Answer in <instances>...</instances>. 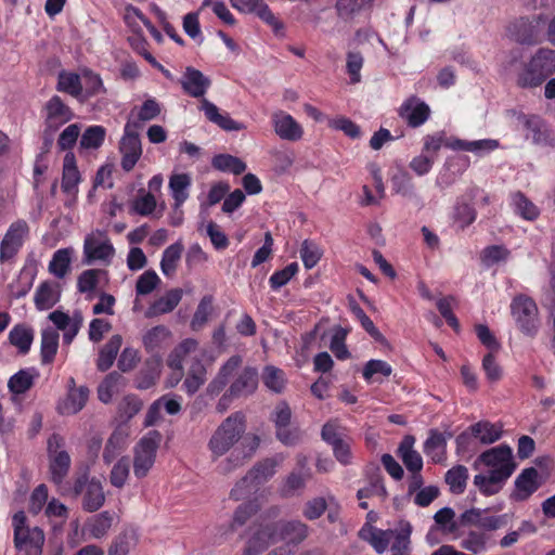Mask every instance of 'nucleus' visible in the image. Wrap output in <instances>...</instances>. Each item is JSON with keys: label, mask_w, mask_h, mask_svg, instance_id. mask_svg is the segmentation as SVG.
Segmentation results:
<instances>
[{"label": "nucleus", "mask_w": 555, "mask_h": 555, "mask_svg": "<svg viewBox=\"0 0 555 555\" xmlns=\"http://www.w3.org/2000/svg\"><path fill=\"white\" fill-rule=\"evenodd\" d=\"M482 464L486 473L474 477V486L486 496L498 494L516 469L512 449L507 444H500L482 452L474 463L477 467Z\"/></svg>", "instance_id": "obj_1"}, {"label": "nucleus", "mask_w": 555, "mask_h": 555, "mask_svg": "<svg viewBox=\"0 0 555 555\" xmlns=\"http://www.w3.org/2000/svg\"><path fill=\"white\" fill-rule=\"evenodd\" d=\"M246 424L242 412L229 415L214 431L208 441V449L216 460L229 452L243 437Z\"/></svg>", "instance_id": "obj_2"}, {"label": "nucleus", "mask_w": 555, "mask_h": 555, "mask_svg": "<svg viewBox=\"0 0 555 555\" xmlns=\"http://www.w3.org/2000/svg\"><path fill=\"white\" fill-rule=\"evenodd\" d=\"M555 72V50L541 48L526 63L517 76L521 88H534L542 85Z\"/></svg>", "instance_id": "obj_3"}, {"label": "nucleus", "mask_w": 555, "mask_h": 555, "mask_svg": "<svg viewBox=\"0 0 555 555\" xmlns=\"http://www.w3.org/2000/svg\"><path fill=\"white\" fill-rule=\"evenodd\" d=\"M27 517L23 511L13 515L14 545L25 555H41L44 544V533L39 527L29 528L26 525Z\"/></svg>", "instance_id": "obj_4"}, {"label": "nucleus", "mask_w": 555, "mask_h": 555, "mask_svg": "<svg viewBox=\"0 0 555 555\" xmlns=\"http://www.w3.org/2000/svg\"><path fill=\"white\" fill-rule=\"evenodd\" d=\"M50 479L60 486L67 477L72 460L65 450V440L59 434H53L47 442Z\"/></svg>", "instance_id": "obj_5"}, {"label": "nucleus", "mask_w": 555, "mask_h": 555, "mask_svg": "<svg viewBox=\"0 0 555 555\" xmlns=\"http://www.w3.org/2000/svg\"><path fill=\"white\" fill-rule=\"evenodd\" d=\"M511 311L519 331L533 338L540 328L539 310L535 302L525 295H519L513 299Z\"/></svg>", "instance_id": "obj_6"}, {"label": "nucleus", "mask_w": 555, "mask_h": 555, "mask_svg": "<svg viewBox=\"0 0 555 555\" xmlns=\"http://www.w3.org/2000/svg\"><path fill=\"white\" fill-rule=\"evenodd\" d=\"M162 436L157 430L149 431L134 449L133 473L137 478L147 475L155 463Z\"/></svg>", "instance_id": "obj_7"}, {"label": "nucleus", "mask_w": 555, "mask_h": 555, "mask_svg": "<svg viewBox=\"0 0 555 555\" xmlns=\"http://www.w3.org/2000/svg\"><path fill=\"white\" fill-rule=\"evenodd\" d=\"M140 129L139 121H130L125 126V132L119 143L121 154V168L131 171L142 155L141 140L137 130Z\"/></svg>", "instance_id": "obj_8"}, {"label": "nucleus", "mask_w": 555, "mask_h": 555, "mask_svg": "<svg viewBox=\"0 0 555 555\" xmlns=\"http://www.w3.org/2000/svg\"><path fill=\"white\" fill-rule=\"evenodd\" d=\"M115 254L114 246L101 230L88 234L83 242L85 263L90 264L95 260L107 261Z\"/></svg>", "instance_id": "obj_9"}, {"label": "nucleus", "mask_w": 555, "mask_h": 555, "mask_svg": "<svg viewBox=\"0 0 555 555\" xmlns=\"http://www.w3.org/2000/svg\"><path fill=\"white\" fill-rule=\"evenodd\" d=\"M28 233L29 227L25 220L20 219L13 222L1 242L0 260L11 259L20 250Z\"/></svg>", "instance_id": "obj_10"}, {"label": "nucleus", "mask_w": 555, "mask_h": 555, "mask_svg": "<svg viewBox=\"0 0 555 555\" xmlns=\"http://www.w3.org/2000/svg\"><path fill=\"white\" fill-rule=\"evenodd\" d=\"M46 114L44 126L52 130H59L73 119L74 113L59 95H53L43 106Z\"/></svg>", "instance_id": "obj_11"}, {"label": "nucleus", "mask_w": 555, "mask_h": 555, "mask_svg": "<svg viewBox=\"0 0 555 555\" xmlns=\"http://www.w3.org/2000/svg\"><path fill=\"white\" fill-rule=\"evenodd\" d=\"M515 489L511 494L514 501L528 500L541 486L540 474L534 467H527L515 479Z\"/></svg>", "instance_id": "obj_12"}, {"label": "nucleus", "mask_w": 555, "mask_h": 555, "mask_svg": "<svg viewBox=\"0 0 555 555\" xmlns=\"http://www.w3.org/2000/svg\"><path fill=\"white\" fill-rule=\"evenodd\" d=\"M429 115V106L416 96L405 100L399 108V116L412 128L422 126Z\"/></svg>", "instance_id": "obj_13"}, {"label": "nucleus", "mask_w": 555, "mask_h": 555, "mask_svg": "<svg viewBox=\"0 0 555 555\" xmlns=\"http://www.w3.org/2000/svg\"><path fill=\"white\" fill-rule=\"evenodd\" d=\"M183 91L193 98H203L211 86V80L201 70L194 67H186L180 79Z\"/></svg>", "instance_id": "obj_14"}, {"label": "nucleus", "mask_w": 555, "mask_h": 555, "mask_svg": "<svg viewBox=\"0 0 555 555\" xmlns=\"http://www.w3.org/2000/svg\"><path fill=\"white\" fill-rule=\"evenodd\" d=\"M276 540L299 544L308 537V526L300 520L278 521L272 524Z\"/></svg>", "instance_id": "obj_15"}, {"label": "nucleus", "mask_w": 555, "mask_h": 555, "mask_svg": "<svg viewBox=\"0 0 555 555\" xmlns=\"http://www.w3.org/2000/svg\"><path fill=\"white\" fill-rule=\"evenodd\" d=\"M272 121L274 131L281 139L297 141L302 137V128L289 114L282 111L275 112L272 115Z\"/></svg>", "instance_id": "obj_16"}, {"label": "nucleus", "mask_w": 555, "mask_h": 555, "mask_svg": "<svg viewBox=\"0 0 555 555\" xmlns=\"http://www.w3.org/2000/svg\"><path fill=\"white\" fill-rule=\"evenodd\" d=\"M197 347L198 343L196 339L186 338L182 340L168 356V366L173 371H177L175 383L171 384V387L176 386L181 380L183 376V361L190 353L194 352Z\"/></svg>", "instance_id": "obj_17"}, {"label": "nucleus", "mask_w": 555, "mask_h": 555, "mask_svg": "<svg viewBox=\"0 0 555 555\" xmlns=\"http://www.w3.org/2000/svg\"><path fill=\"white\" fill-rule=\"evenodd\" d=\"M258 385V374L256 369L244 367L237 377L230 385L228 392L230 397L238 398L253 393Z\"/></svg>", "instance_id": "obj_18"}, {"label": "nucleus", "mask_w": 555, "mask_h": 555, "mask_svg": "<svg viewBox=\"0 0 555 555\" xmlns=\"http://www.w3.org/2000/svg\"><path fill=\"white\" fill-rule=\"evenodd\" d=\"M201 111L204 112L205 117L210 122L217 125L224 131H238L244 128L242 124L232 119L228 114H221L217 105L205 98L201 101Z\"/></svg>", "instance_id": "obj_19"}, {"label": "nucleus", "mask_w": 555, "mask_h": 555, "mask_svg": "<svg viewBox=\"0 0 555 555\" xmlns=\"http://www.w3.org/2000/svg\"><path fill=\"white\" fill-rule=\"evenodd\" d=\"M398 530H382L371 525L364 526L359 531V537L369 542L379 554L384 553Z\"/></svg>", "instance_id": "obj_20"}, {"label": "nucleus", "mask_w": 555, "mask_h": 555, "mask_svg": "<svg viewBox=\"0 0 555 555\" xmlns=\"http://www.w3.org/2000/svg\"><path fill=\"white\" fill-rule=\"evenodd\" d=\"M243 359L241 356L234 354L219 369L216 377L208 384L207 392L209 395L220 393L228 385L230 377L241 366Z\"/></svg>", "instance_id": "obj_21"}, {"label": "nucleus", "mask_w": 555, "mask_h": 555, "mask_svg": "<svg viewBox=\"0 0 555 555\" xmlns=\"http://www.w3.org/2000/svg\"><path fill=\"white\" fill-rule=\"evenodd\" d=\"M275 541L276 537L272 524L261 527L247 541L244 555H260Z\"/></svg>", "instance_id": "obj_22"}, {"label": "nucleus", "mask_w": 555, "mask_h": 555, "mask_svg": "<svg viewBox=\"0 0 555 555\" xmlns=\"http://www.w3.org/2000/svg\"><path fill=\"white\" fill-rule=\"evenodd\" d=\"M182 291L172 288L155 300L145 311V318L152 319L171 312L181 301Z\"/></svg>", "instance_id": "obj_23"}, {"label": "nucleus", "mask_w": 555, "mask_h": 555, "mask_svg": "<svg viewBox=\"0 0 555 555\" xmlns=\"http://www.w3.org/2000/svg\"><path fill=\"white\" fill-rule=\"evenodd\" d=\"M451 437L452 434L446 436L437 429H430L428 438L424 442V453L429 456L433 462H441L446 457L447 439Z\"/></svg>", "instance_id": "obj_24"}, {"label": "nucleus", "mask_w": 555, "mask_h": 555, "mask_svg": "<svg viewBox=\"0 0 555 555\" xmlns=\"http://www.w3.org/2000/svg\"><path fill=\"white\" fill-rule=\"evenodd\" d=\"M60 284L52 281H44L37 288L34 300L38 310H48L60 300Z\"/></svg>", "instance_id": "obj_25"}, {"label": "nucleus", "mask_w": 555, "mask_h": 555, "mask_svg": "<svg viewBox=\"0 0 555 555\" xmlns=\"http://www.w3.org/2000/svg\"><path fill=\"white\" fill-rule=\"evenodd\" d=\"M415 438L405 436L400 442L398 454L401 457L406 469L411 473L421 472L423 468V459L421 454L414 450Z\"/></svg>", "instance_id": "obj_26"}, {"label": "nucleus", "mask_w": 555, "mask_h": 555, "mask_svg": "<svg viewBox=\"0 0 555 555\" xmlns=\"http://www.w3.org/2000/svg\"><path fill=\"white\" fill-rule=\"evenodd\" d=\"M509 31L514 40L521 44H534L538 42V26L529 18H519L511 26Z\"/></svg>", "instance_id": "obj_27"}, {"label": "nucleus", "mask_w": 555, "mask_h": 555, "mask_svg": "<svg viewBox=\"0 0 555 555\" xmlns=\"http://www.w3.org/2000/svg\"><path fill=\"white\" fill-rule=\"evenodd\" d=\"M105 502V494L101 481L91 479L82 495V508L86 512L93 513L100 509Z\"/></svg>", "instance_id": "obj_28"}, {"label": "nucleus", "mask_w": 555, "mask_h": 555, "mask_svg": "<svg viewBox=\"0 0 555 555\" xmlns=\"http://www.w3.org/2000/svg\"><path fill=\"white\" fill-rule=\"evenodd\" d=\"M89 398V389L85 386L79 388H70L66 400L60 404L59 409L62 414H76L86 405Z\"/></svg>", "instance_id": "obj_29"}, {"label": "nucleus", "mask_w": 555, "mask_h": 555, "mask_svg": "<svg viewBox=\"0 0 555 555\" xmlns=\"http://www.w3.org/2000/svg\"><path fill=\"white\" fill-rule=\"evenodd\" d=\"M207 371L199 359H195L191 364L188 375L183 382V389L189 395H194L206 382Z\"/></svg>", "instance_id": "obj_30"}, {"label": "nucleus", "mask_w": 555, "mask_h": 555, "mask_svg": "<svg viewBox=\"0 0 555 555\" xmlns=\"http://www.w3.org/2000/svg\"><path fill=\"white\" fill-rule=\"evenodd\" d=\"M279 462L275 459H266L256 464L244 477V482L255 483V486L266 482L275 474Z\"/></svg>", "instance_id": "obj_31"}, {"label": "nucleus", "mask_w": 555, "mask_h": 555, "mask_svg": "<svg viewBox=\"0 0 555 555\" xmlns=\"http://www.w3.org/2000/svg\"><path fill=\"white\" fill-rule=\"evenodd\" d=\"M374 0H336L337 16L345 21H353L362 11L367 9Z\"/></svg>", "instance_id": "obj_32"}, {"label": "nucleus", "mask_w": 555, "mask_h": 555, "mask_svg": "<svg viewBox=\"0 0 555 555\" xmlns=\"http://www.w3.org/2000/svg\"><path fill=\"white\" fill-rule=\"evenodd\" d=\"M475 439L482 444H491L498 441L502 436L501 426L492 424L488 421H480L469 426Z\"/></svg>", "instance_id": "obj_33"}, {"label": "nucleus", "mask_w": 555, "mask_h": 555, "mask_svg": "<svg viewBox=\"0 0 555 555\" xmlns=\"http://www.w3.org/2000/svg\"><path fill=\"white\" fill-rule=\"evenodd\" d=\"M124 377L118 372H111L99 385L98 397L103 403L111 402L113 396L124 387Z\"/></svg>", "instance_id": "obj_34"}, {"label": "nucleus", "mask_w": 555, "mask_h": 555, "mask_svg": "<svg viewBox=\"0 0 555 555\" xmlns=\"http://www.w3.org/2000/svg\"><path fill=\"white\" fill-rule=\"evenodd\" d=\"M122 338L120 335H113L109 340L100 350L98 359V369L102 372L107 371L114 363L116 356L121 347Z\"/></svg>", "instance_id": "obj_35"}, {"label": "nucleus", "mask_w": 555, "mask_h": 555, "mask_svg": "<svg viewBox=\"0 0 555 555\" xmlns=\"http://www.w3.org/2000/svg\"><path fill=\"white\" fill-rule=\"evenodd\" d=\"M74 249L70 247L57 249L49 263V272L59 279H63L70 269Z\"/></svg>", "instance_id": "obj_36"}, {"label": "nucleus", "mask_w": 555, "mask_h": 555, "mask_svg": "<svg viewBox=\"0 0 555 555\" xmlns=\"http://www.w3.org/2000/svg\"><path fill=\"white\" fill-rule=\"evenodd\" d=\"M9 340L21 353L25 354L33 344L34 331L25 324H17L10 331Z\"/></svg>", "instance_id": "obj_37"}, {"label": "nucleus", "mask_w": 555, "mask_h": 555, "mask_svg": "<svg viewBox=\"0 0 555 555\" xmlns=\"http://www.w3.org/2000/svg\"><path fill=\"white\" fill-rule=\"evenodd\" d=\"M183 244L178 241L169 245L163 253L160 261V270L166 276H171L176 270L178 261L180 260L183 253Z\"/></svg>", "instance_id": "obj_38"}, {"label": "nucleus", "mask_w": 555, "mask_h": 555, "mask_svg": "<svg viewBox=\"0 0 555 555\" xmlns=\"http://www.w3.org/2000/svg\"><path fill=\"white\" fill-rule=\"evenodd\" d=\"M80 181V175L76 166L73 153H67L64 157L62 189L64 192H72Z\"/></svg>", "instance_id": "obj_39"}, {"label": "nucleus", "mask_w": 555, "mask_h": 555, "mask_svg": "<svg viewBox=\"0 0 555 555\" xmlns=\"http://www.w3.org/2000/svg\"><path fill=\"white\" fill-rule=\"evenodd\" d=\"M59 333L53 328H46L41 333V362L49 364L53 361L59 348Z\"/></svg>", "instance_id": "obj_40"}, {"label": "nucleus", "mask_w": 555, "mask_h": 555, "mask_svg": "<svg viewBox=\"0 0 555 555\" xmlns=\"http://www.w3.org/2000/svg\"><path fill=\"white\" fill-rule=\"evenodd\" d=\"M211 165L219 171L231 172L236 176L246 170V164L241 158L230 154L216 155L211 160Z\"/></svg>", "instance_id": "obj_41"}, {"label": "nucleus", "mask_w": 555, "mask_h": 555, "mask_svg": "<svg viewBox=\"0 0 555 555\" xmlns=\"http://www.w3.org/2000/svg\"><path fill=\"white\" fill-rule=\"evenodd\" d=\"M113 521L114 513L108 511L94 515L87 522L89 533L95 539H101L106 535L113 525Z\"/></svg>", "instance_id": "obj_42"}, {"label": "nucleus", "mask_w": 555, "mask_h": 555, "mask_svg": "<svg viewBox=\"0 0 555 555\" xmlns=\"http://www.w3.org/2000/svg\"><path fill=\"white\" fill-rule=\"evenodd\" d=\"M444 479L452 493L461 494L466 488L468 469L464 465H456L447 472Z\"/></svg>", "instance_id": "obj_43"}, {"label": "nucleus", "mask_w": 555, "mask_h": 555, "mask_svg": "<svg viewBox=\"0 0 555 555\" xmlns=\"http://www.w3.org/2000/svg\"><path fill=\"white\" fill-rule=\"evenodd\" d=\"M191 185V178L186 173H179L171 176L169 180V188L172 192V197L175 199L176 207L182 205L189 194L186 192L188 188Z\"/></svg>", "instance_id": "obj_44"}, {"label": "nucleus", "mask_w": 555, "mask_h": 555, "mask_svg": "<svg viewBox=\"0 0 555 555\" xmlns=\"http://www.w3.org/2000/svg\"><path fill=\"white\" fill-rule=\"evenodd\" d=\"M57 91L78 98L82 92L81 79L78 74L61 72L56 85Z\"/></svg>", "instance_id": "obj_45"}, {"label": "nucleus", "mask_w": 555, "mask_h": 555, "mask_svg": "<svg viewBox=\"0 0 555 555\" xmlns=\"http://www.w3.org/2000/svg\"><path fill=\"white\" fill-rule=\"evenodd\" d=\"M526 138L532 140L535 144H546L548 133L543 121L535 116L527 118L525 121Z\"/></svg>", "instance_id": "obj_46"}, {"label": "nucleus", "mask_w": 555, "mask_h": 555, "mask_svg": "<svg viewBox=\"0 0 555 555\" xmlns=\"http://www.w3.org/2000/svg\"><path fill=\"white\" fill-rule=\"evenodd\" d=\"M412 527L409 522H401L400 529L393 537L391 545L392 555H410V535Z\"/></svg>", "instance_id": "obj_47"}, {"label": "nucleus", "mask_w": 555, "mask_h": 555, "mask_svg": "<svg viewBox=\"0 0 555 555\" xmlns=\"http://www.w3.org/2000/svg\"><path fill=\"white\" fill-rule=\"evenodd\" d=\"M310 472H297L293 470L288 474L284 481V486L282 488V493L284 496H291L296 491L304 490L306 487L307 480L310 478Z\"/></svg>", "instance_id": "obj_48"}, {"label": "nucleus", "mask_w": 555, "mask_h": 555, "mask_svg": "<svg viewBox=\"0 0 555 555\" xmlns=\"http://www.w3.org/2000/svg\"><path fill=\"white\" fill-rule=\"evenodd\" d=\"M170 331L164 325H157L149 330L143 335V345L149 352L159 348L160 345L169 337Z\"/></svg>", "instance_id": "obj_49"}, {"label": "nucleus", "mask_w": 555, "mask_h": 555, "mask_svg": "<svg viewBox=\"0 0 555 555\" xmlns=\"http://www.w3.org/2000/svg\"><path fill=\"white\" fill-rule=\"evenodd\" d=\"M130 474V460L127 456L120 457L113 466L109 474V482L115 488H122Z\"/></svg>", "instance_id": "obj_50"}, {"label": "nucleus", "mask_w": 555, "mask_h": 555, "mask_svg": "<svg viewBox=\"0 0 555 555\" xmlns=\"http://www.w3.org/2000/svg\"><path fill=\"white\" fill-rule=\"evenodd\" d=\"M260 439L256 435H248L243 438L241 443L243 450L240 453H236L237 450L233 451L231 456L229 457V463L236 461L235 466H238L243 463L244 460L251 457L257 448L259 447Z\"/></svg>", "instance_id": "obj_51"}, {"label": "nucleus", "mask_w": 555, "mask_h": 555, "mask_svg": "<svg viewBox=\"0 0 555 555\" xmlns=\"http://www.w3.org/2000/svg\"><path fill=\"white\" fill-rule=\"evenodd\" d=\"M488 537L486 533L480 531H469L461 541L460 545L462 548L479 554L487 548Z\"/></svg>", "instance_id": "obj_52"}, {"label": "nucleus", "mask_w": 555, "mask_h": 555, "mask_svg": "<svg viewBox=\"0 0 555 555\" xmlns=\"http://www.w3.org/2000/svg\"><path fill=\"white\" fill-rule=\"evenodd\" d=\"M263 384L272 391L280 393L284 389L285 378L282 370L269 365L266 366L262 374Z\"/></svg>", "instance_id": "obj_53"}, {"label": "nucleus", "mask_w": 555, "mask_h": 555, "mask_svg": "<svg viewBox=\"0 0 555 555\" xmlns=\"http://www.w3.org/2000/svg\"><path fill=\"white\" fill-rule=\"evenodd\" d=\"M34 384V376L25 371L21 370L10 377L8 387L12 393L21 395L31 388Z\"/></svg>", "instance_id": "obj_54"}, {"label": "nucleus", "mask_w": 555, "mask_h": 555, "mask_svg": "<svg viewBox=\"0 0 555 555\" xmlns=\"http://www.w3.org/2000/svg\"><path fill=\"white\" fill-rule=\"evenodd\" d=\"M212 311V297L204 296L193 315L191 327L196 331L199 330L207 321Z\"/></svg>", "instance_id": "obj_55"}, {"label": "nucleus", "mask_w": 555, "mask_h": 555, "mask_svg": "<svg viewBox=\"0 0 555 555\" xmlns=\"http://www.w3.org/2000/svg\"><path fill=\"white\" fill-rule=\"evenodd\" d=\"M105 138V129L102 126H91L86 129L80 139V145L85 149H98Z\"/></svg>", "instance_id": "obj_56"}, {"label": "nucleus", "mask_w": 555, "mask_h": 555, "mask_svg": "<svg viewBox=\"0 0 555 555\" xmlns=\"http://www.w3.org/2000/svg\"><path fill=\"white\" fill-rule=\"evenodd\" d=\"M351 311L360 321L362 327L377 341L385 344V336L374 325L373 321L366 315L364 310L357 304L351 305Z\"/></svg>", "instance_id": "obj_57"}, {"label": "nucleus", "mask_w": 555, "mask_h": 555, "mask_svg": "<svg viewBox=\"0 0 555 555\" xmlns=\"http://www.w3.org/2000/svg\"><path fill=\"white\" fill-rule=\"evenodd\" d=\"M514 204L517 212L526 220H534L539 216L538 207L530 202L522 193L514 195Z\"/></svg>", "instance_id": "obj_58"}, {"label": "nucleus", "mask_w": 555, "mask_h": 555, "mask_svg": "<svg viewBox=\"0 0 555 555\" xmlns=\"http://www.w3.org/2000/svg\"><path fill=\"white\" fill-rule=\"evenodd\" d=\"M298 263L292 262L287 264L284 269L274 272L270 279L269 283L272 289L276 291L282 286L286 285L291 279L298 272Z\"/></svg>", "instance_id": "obj_59"}, {"label": "nucleus", "mask_w": 555, "mask_h": 555, "mask_svg": "<svg viewBox=\"0 0 555 555\" xmlns=\"http://www.w3.org/2000/svg\"><path fill=\"white\" fill-rule=\"evenodd\" d=\"M347 331L343 327H337L332 336L330 348L335 357L339 360H345L350 357V353L345 345Z\"/></svg>", "instance_id": "obj_60"}, {"label": "nucleus", "mask_w": 555, "mask_h": 555, "mask_svg": "<svg viewBox=\"0 0 555 555\" xmlns=\"http://www.w3.org/2000/svg\"><path fill=\"white\" fill-rule=\"evenodd\" d=\"M476 210L467 203L457 202L454 207V220L461 229H465L476 219Z\"/></svg>", "instance_id": "obj_61"}, {"label": "nucleus", "mask_w": 555, "mask_h": 555, "mask_svg": "<svg viewBox=\"0 0 555 555\" xmlns=\"http://www.w3.org/2000/svg\"><path fill=\"white\" fill-rule=\"evenodd\" d=\"M160 282L158 275L153 270L145 271L142 275L139 276L135 291L138 295H147L152 293L158 283Z\"/></svg>", "instance_id": "obj_62"}, {"label": "nucleus", "mask_w": 555, "mask_h": 555, "mask_svg": "<svg viewBox=\"0 0 555 555\" xmlns=\"http://www.w3.org/2000/svg\"><path fill=\"white\" fill-rule=\"evenodd\" d=\"M124 450L122 437L118 434H113L104 448L103 461L106 464H111Z\"/></svg>", "instance_id": "obj_63"}, {"label": "nucleus", "mask_w": 555, "mask_h": 555, "mask_svg": "<svg viewBox=\"0 0 555 555\" xmlns=\"http://www.w3.org/2000/svg\"><path fill=\"white\" fill-rule=\"evenodd\" d=\"M80 134V127L77 124H70L60 134L57 146L61 151L72 149Z\"/></svg>", "instance_id": "obj_64"}]
</instances>
